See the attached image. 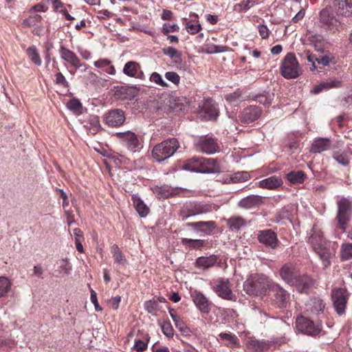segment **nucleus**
<instances>
[{
	"label": "nucleus",
	"instance_id": "13d9d810",
	"mask_svg": "<svg viewBox=\"0 0 352 352\" xmlns=\"http://www.w3.org/2000/svg\"><path fill=\"white\" fill-rule=\"evenodd\" d=\"M258 0H243L240 3H238L235 7H240L243 10H248L253 7Z\"/></svg>",
	"mask_w": 352,
	"mask_h": 352
},
{
	"label": "nucleus",
	"instance_id": "4468645a",
	"mask_svg": "<svg viewBox=\"0 0 352 352\" xmlns=\"http://www.w3.org/2000/svg\"><path fill=\"white\" fill-rule=\"evenodd\" d=\"M106 124L110 126L122 125L125 120V115L121 109H114L108 112L105 116Z\"/></svg>",
	"mask_w": 352,
	"mask_h": 352
},
{
	"label": "nucleus",
	"instance_id": "58836bf2",
	"mask_svg": "<svg viewBox=\"0 0 352 352\" xmlns=\"http://www.w3.org/2000/svg\"><path fill=\"white\" fill-rule=\"evenodd\" d=\"M305 175L303 171H292L287 175V179L292 184H300L303 182Z\"/></svg>",
	"mask_w": 352,
	"mask_h": 352
},
{
	"label": "nucleus",
	"instance_id": "393cba45",
	"mask_svg": "<svg viewBox=\"0 0 352 352\" xmlns=\"http://www.w3.org/2000/svg\"><path fill=\"white\" fill-rule=\"evenodd\" d=\"M312 284V279L307 276H298L294 283L297 290L300 293H307Z\"/></svg>",
	"mask_w": 352,
	"mask_h": 352
},
{
	"label": "nucleus",
	"instance_id": "603ef678",
	"mask_svg": "<svg viewBox=\"0 0 352 352\" xmlns=\"http://www.w3.org/2000/svg\"><path fill=\"white\" fill-rule=\"evenodd\" d=\"M144 307L146 310L152 314H155V312L159 309L158 302L155 300L146 301L144 304Z\"/></svg>",
	"mask_w": 352,
	"mask_h": 352
},
{
	"label": "nucleus",
	"instance_id": "4be33fe9",
	"mask_svg": "<svg viewBox=\"0 0 352 352\" xmlns=\"http://www.w3.org/2000/svg\"><path fill=\"white\" fill-rule=\"evenodd\" d=\"M320 21L324 25L325 29L332 30L338 25V21L329 12L324 9L320 13Z\"/></svg>",
	"mask_w": 352,
	"mask_h": 352
},
{
	"label": "nucleus",
	"instance_id": "774afa93",
	"mask_svg": "<svg viewBox=\"0 0 352 352\" xmlns=\"http://www.w3.org/2000/svg\"><path fill=\"white\" fill-rule=\"evenodd\" d=\"M226 47L218 46L216 45H208L207 51L208 53H219L226 51Z\"/></svg>",
	"mask_w": 352,
	"mask_h": 352
},
{
	"label": "nucleus",
	"instance_id": "8fccbe9b",
	"mask_svg": "<svg viewBox=\"0 0 352 352\" xmlns=\"http://www.w3.org/2000/svg\"><path fill=\"white\" fill-rule=\"evenodd\" d=\"M273 97L274 94L271 95L268 93H266L256 96L254 100L265 105H270L272 102Z\"/></svg>",
	"mask_w": 352,
	"mask_h": 352
},
{
	"label": "nucleus",
	"instance_id": "72a5a7b5",
	"mask_svg": "<svg viewBox=\"0 0 352 352\" xmlns=\"http://www.w3.org/2000/svg\"><path fill=\"white\" fill-rule=\"evenodd\" d=\"M308 306L310 311L316 315L322 313L324 308V304L323 301L318 298H314L311 299Z\"/></svg>",
	"mask_w": 352,
	"mask_h": 352
},
{
	"label": "nucleus",
	"instance_id": "423d86ee",
	"mask_svg": "<svg viewBox=\"0 0 352 352\" xmlns=\"http://www.w3.org/2000/svg\"><path fill=\"white\" fill-rule=\"evenodd\" d=\"M212 211V206L207 204L195 203L184 206L180 210L179 216L183 220L199 214H204Z\"/></svg>",
	"mask_w": 352,
	"mask_h": 352
},
{
	"label": "nucleus",
	"instance_id": "bb28decb",
	"mask_svg": "<svg viewBox=\"0 0 352 352\" xmlns=\"http://www.w3.org/2000/svg\"><path fill=\"white\" fill-rule=\"evenodd\" d=\"M258 184L261 188L274 189L281 186L283 184V181L280 178L278 177L272 176L267 179L260 181Z\"/></svg>",
	"mask_w": 352,
	"mask_h": 352
},
{
	"label": "nucleus",
	"instance_id": "a878e982",
	"mask_svg": "<svg viewBox=\"0 0 352 352\" xmlns=\"http://www.w3.org/2000/svg\"><path fill=\"white\" fill-rule=\"evenodd\" d=\"M272 344L270 341H261L258 340H250L248 342V348L254 352H263L268 349Z\"/></svg>",
	"mask_w": 352,
	"mask_h": 352
},
{
	"label": "nucleus",
	"instance_id": "ddd939ff",
	"mask_svg": "<svg viewBox=\"0 0 352 352\" xmlns=\"http://www.w3.org/2000/svg\"><path fill=\"white\" fill-rule=\"evenodd\" d=\"M258 240L266 247L272 249H275L277 247L278 242L276 234L272 230L261 231L258 234Z\"/></svg>",
	"mask_w": 352,
	"mask_h": 352
},
{
	"label": "nucleus",
	"instance_id": "4d7b16f0",
	"mask_svg": "<svg viewBox=\"0 0 352 352\" xmlns=\"http://www.w3.org/2000/svg\"><path fill=\"white\" fill-rule=\"evenodd\" d=\"M322 86H324L325 89L337 88L342 86V82L336 78L329 79L322 82Z\"/></svg>",
	"mask_w": 352,
	"mask_h": 352
},
{
	"label": "nucleus",
	"instance_id": "f8f14e48",
	"mask_svg": "<svg viewBox=\"0 0 352 352\" xmlns=\"http://www.w3.org/2000/svg\"><path fill=\"white\" fill-rule=\"evenodd\" d=\"M270 289L273 292L274 300L280 307H285L289 302V295L286 290L276 283L271 284Z\"/></svg>",
	"mask_w": 352,
	"mask_h": 352
},
{
	"label": "nucleus",
	"instance_id": "680f3d73",
	"mask_svg": "<svg viewBox=\"0 0 352 352\" xmlns=\"http://www.w3.org/2000/svg\"><path fill=\"white\" fill-rule=\"evenodd\" d=\"M165 77L168 80L175 85H178L179 82L180 77L176 72H168L165 74Z\"/></svg>",
	"mask_w": 352,
	"mask_h": 352
},
{
	"label": "nucleus",
	"instance_id": "7c9ffc66",
	"mask_svg": "<svg viewBox=\"0 0 352 352\" xmlns=\"http://www.w3.org/2000/svg\"><path fill=\"white\" fill-rule=\"evenodd\" d=\"M133 205L141 217H145L149 212V208L138 197H133Z\"/></svg>",
	"mask_w": 352,
	"mask_h": 352
},
{
	"label": "nucleus",
	"instance_id": "2f4dec72",
	"mask_svg": "<svg viewBox=\"0 0 352 352\" xmlns=\"http://www.w3.org/2000/svg\"><path fill=\"white\" fill-rule=\"evenodd\" d=\"M311 45H312L315 50L320 52H324V46L325 41L323 37L320 34H312L308 38Z\"/></svg>",
	"mask_w": 352,
	"mask_h": 352
},
{
	"label": "nucleus",
	"instance_id": "b1692460",
	"mask_svg": "<svg viewBox=\"0 0 352 352\" xmlns=\"http://www.w3.org/2000/svg\"><path fill=\"white\" fill-rule=\"evenodd\" d=\"M201 160L202 157H194L191 159H189L186 160L184 164L182 166L183 169L192 172L202 173Z\"/></svg>",
	"mask_w": 352,
	"mask_h": 352
},
{
	"label": "nucleus",
	"instance_id": "c03bdc74",
	"mask_svg": "<svg viewBox=\"0 0 352 352\" xmlns=\"http://www.w3.org/2000/svg\"><path fill=\"white\" fill-rule=\"evenodd\" d=\"M335 57L331 54L328 53L318 56V64L322 65L323 66H329L330 64H335Z\"/></svg>",
	"mask_w": 352,
	"mask_h": 352
},
{
	"label": "nucleus",
	"instance_id": "49530a36",
	"mask_svg": "<svg viewBox=\"0 0 352 352\" xmlns=\"http://www.w3.org/2000/svg\"><path fill=\"white\" fill-rule=\"evenodd\" d=\"M333 158L342 166H347L350 162V156L348 153L345 152L335 153L333 155Z\"/></svg>",
	"mask_w": 352,
	"mask_h": 352
},
{
	"label": "nucleus",
	"instance_id": "c9c22d12",
	"mask_svg": "<svg viewBox=\"0 0 352 352\" xmlns=\"http://www.w3.org/2000/svg\"><path fill=\"white\" fill-rule=\"evenodd\" d=\"M26 54L28 56L29 58L31 60V61L34 63L36 65H41V58L40 57L38 50L34 45L29 47L26 50Z\"/></svg>",
	"mask_w": 352,
	"mask_h": 352
},
{
	"label": "nucleus",
	"instance_id": "39448f33",
	"mask_svg": "<svg viewBox=\"0 0 352 352\" xmlns=\"http://www.w3.org/2000/svg\"><path fill=\"white\" fill-rule=\"evenodd\" d=\"M281 74L285 78H296L301 74V69L299 64L294 54H287L283 60L281 67Z\"/></svg>",
	"mask_w": 352,
	"mask_h": 352
},
{
	"label": "nucleus",
	"instance_id": "09e8293b",
	"mask_svg": "<svg viewBox=\"0 0 352 352\" xmlns=\"http://www.w3.org/2000/svg\"><path fill=\"white\" fill-rule=\"evenodd\" d=\"M67 107L75 113H79L81 111L82 106L78 99L73 98L67 102Z\"/></svg>",
	"mask_w": 352,
	"mask_h": 352
},
{
	"label": "nucleus",
	"instance_id": "864d4df0",
	"mask_svg": "<svg viewBox=\"0 0 352 352\" xmlns=\"http://www.w3.org/2000/svg\"><path fill=\"white\" fill-rule=\"evenodd\" d=\"M173 322H175L176 328H177L180 332H182L183 334H188L190 329L186 325L184 322L180 318V317H179L177 320H175V317H173Z\"/></svg>",
	"mask_w": 352,
	"mask_h": 352
},
{
	"label": "nucleus",
	"instance_id": "69168bd1",
	"mask_svg": "<svg viewBox=\"0 0 352 352\" xmlns=\"http://www.w3.org/2000/svg\"><path fill=\"white\" fill-rule=\"evenodd\" d=\"M179 30V27L177 24L170 25L168 23H164L162 27V32L167 35L169 32H177Z\"/></svg>",
	"mask_w": 352,
	"mask_h": 352
},
{
	"label": "nucleus",
	"instance_id": "f3484780",
	"mask_svg": "<svg viewBox=\"0 0 352 352\" xmlns=\"http://www.w3.org/2000/svg\"><path fill=\"white\" fill-rule=\"evenodd\" d=\"M215 292L219 297L223 299H232L233 294L230 289V282L228 279H219L216 285Z\"/></svg>",
	"mask_w": 352,
	"mask_h": 352
},
{
	"label": "nucleus",
	"instance_id": "a19ab883",
	"mask_svg": "<svg viewBox=\"0 0 352 352\" xmlns=\"http://www.w3.org/2000/svg\"><path fill=\"white\" fill-rule=\"evenodd\" d=\"M11 281L5 276H0V298L5 296L11 289Z\"/></svg>",
	"mask_w": 352,
	"mask_h": 352
},
{
	"label": "nucleus",
	"instance_id": "1a4fd4ad",
	"mask_svg": "<svg viewBox=\"0 0 352 352\" xmlns=\"http://www.w3.org/2000/svg\"><path fill=\"white\" fill-rule=\"evenodd\" d=\"M346 292L342 288L334 289L332 292V300L334 308L339 315L344 313L347 298Z\"/></svg>",
	"mask_w": 352,
	"mask_h": 352
},
{
	"label": "nucleus",
	"instance_id": "bf43d9fd",
	"mask_svg": "<svg viewBox=\"0 0 352 352\" xmlns=\"http://www.w3.org/2000/svg\"><path fill=\"white\" fill-rule=\"evenodd\" d=\"M60 272L65 274H69L72 270V267L67 259H63L60 261Z\"/></svg>",
	"mask_w": 352,
	"mask_h": 352
},
{
	"label": "nucleus",
	"instance_id": "052dcab7",
	"mask_svg": "<svg viewBox=\"0 0 352 352\" xmlns=\"http://www.w3.org/2000/svg\"><path fill=\"white\" fill-rule=\"evenodd\" d=\"M306 57L307 60L311 63V67H310L311 71H314L316 69L317 67L316 63H318V57L314 54H311L309 52H306Z\"/></svg>",
	"mask_w": 352,
	"mask_h": 352
},
{
	"label": "nucleus",
	"instance_id": "ea45409f",
	"mask_svg": "<svg viewBox=\"0 0 352 352\" xmlns=\"http://www.w3.org/2000/svg\"><path fill=\"white\" fill-rule=\"evenodd\" d=\"M219 337L221 340L226 341L228 346L233 347L238 344V338L231 333H221Z\"/></svg>",
	"mask_w": 352,
	"mask_h": 352
},
{
	"label": "nucleus",
	"instance_id": "473e14b6",
	"mask_svg": "<svg viewBox=\"0 0 352 352\" xmlns=\"http://www.w3.org/2000/svg\"><path fill=\"white\" fill-rule=\"evenodd\" d=\"M226 221L227 226L232 230H239L241 227L245 226V221L244 219L241 217H232L229 219H224Z\"/></svg>",
	"mask_w": 352,
	"mask_h": 352
},
{
	"label": "nucleus",
	"instance_id": "0e129e2a",
	"mask_svg": "<svg viewBox=\"0 0 352 352\" xmlns=\"http://www.w3.org/2000/svg\"><path fill=\"white\" fill-rule=\"evenodd\" d=\"M55 82H56V84L60 85L63 86L64 87H69L68 82L67 81L65 77L60 72H58L55 75Z\"/></svg>",
	"mask_w": 352,
	"mask_h": 352
},
{
	"label": "nucleus",
	"instance_id": "412c9836",
	"mask_svg": "<svg viewBox=\"0 0 352 352\" xmlns=\"http://www.w3.org/2000/svg\"><path fill=\"white\" fill-rule=\"evenodd\" d=\"M263 204V197L259 195H252L241 199L239 206L244 209H251L259 206Z\"/></svg>",
	"mask_w": 352,
	"mask_h": 352
},
{
	"label": "nucleus",
	"instance_id": "338daca9",
	"mask_svg": "<svg viewBox=\"0 0 352 352\" xmlns=\"http://www.w3.org/2000/svg\"><path fill=\"white\" fill-rule=\"evenodd\" d=\"M147 348V342L142 341L141 340H135L133 345V349L138 352H142Z\"/></svg>",
	"mask_w": 352,
	"mask_h": 352
},
{
	"label": "nucleus",
	"instance_id": "4c0bfd02",
	"mask_svg": "<svg viewBox=\"0 0 352 352\" xmlns=\"http://www.w3.org/2000/svg\"><path fill=\"white\" fill-rule=\"evenodd\" d=\"M340 258L342 261H347L352 258V243H344L340 247Z\"/></svg>",
	"mask_w": 352,
	"mask_h": 352
},
{
	"label": "nucleus",
	"instance_id": "9b49d317",
	"mask_svg": "<svg viewBox=\"0 0 352 352\" xmlns=\"http://www.w3.org/2000/svg\"><path fill=\"white\" fill-rule=\"evenodd\" d=\"M280 276L287 283L294 285L298 278L295 265L292 263H285L280 270Z\"/></svg>",
	"mask_w": 352,
	"mask_h": 352
},
{
	"label": "nucleus",
	"instance_id": "6e6552de",
	"mask_svg": "<svg viewBox=\"0 0 352 352\" xmlns=\"http://www.w3.org/2000/svg\"><path fill=\"white\" fill-rule=\"evenodd\" d=\"M195 146L197 151L210 155L216 153L218 149L216 141L207 136L201 137L195 143Z\"/></svg>",
	"mask_w": 352,
	"mask_h": 352
},
{
	"label": "nucleus",
	"instance_id": "6ab92c4d",
	"mask_svg": "<svg viewBox=\"0 0 352 352\" xmlns=\"http://www.w3.org/2000/svg\"><path fill=\"white\" fill-rule=\"evenodd\" d=\"M191 296L194 303L202 313L208 314L210 312V302L203 294L195 292Z\"/></svg>",
	"mask_w": 352,
	"mask_h": 352
},
{
	"label": "nucleus",
	"instance_id": "20e7f679",
	"mask_svg": "<svg viewBox=\"0 0 352 352\" xmlns=\"http://www.w3.org/2000/svg\"><path fill=\"white\" fill-rule=\"evenodd\" d=\"M337 205L338 212L336 219L340 228L344 232L352 213V201L347 198L342 197L338 201Z\"/></svg>",
	"mask_w": 352,
	"mask_h": 352
},
{
	"label": "nucleus",
	"instance_id": "2eb2a0df",
	"mask_svg": "<svg viewBox=\"0 0 352 352\" xmlns=\"http://www.w3.org/2000/svg\"><path fill=\"white\" fill-rule=\"evenodd\" d=\"M200 116L206 120H215L219 116V111L212 100H206L199 112Z\"/></svg>",
	"mask_w": 352,
	"mask_h": 352
},
{
	"label": "nucleus",
	"instance_id": "37998d69",
	"mask_svg": "<svg viewBox=\"0 0 352 352\" xmlns=\"http://www.w3.org/2000/svg\"><path fill=\"white\" fill-rule=\"evenodd\" d=\"M182 243L183 245H188L190 248L193 249H199L202 248L205 242L201 239H182Z\"/></svg>",
	"mask_w": 352,
	"mask_h": 352
},
{
	"label": "nucleus",
	"instance_id": "a211bd4d",
	"mask_svg": "<svg viewBox=\"0 0 352 352\" xmlns=\"http://www.w3.org/2000/svg\"><path fill=\"white\" fill-rule=\"evenodd\" d=\"M331 148V142L330 139L320 138L313 141L310 148V152L313 154H318L329 151Z\"/></svg>",
	"mask_w": 352,
	"mask_h": 352
},
{
	"label": "nucleus",
	"instance_id": "f257e3e1",
	"mask_svg": "<svg viewBox=\"0 0 352 352\" xmlns=\"http://www.w3.org/2000/svg\"><path fill=\"white\" fill-rule=\"evenodd\" d=\"M309 241L312 245L314 251L318 255L322 261L324 267L326 268L330 265V258L331 254L327 248V241L323 239L322 234L320 230L314 227Z\"/></svg>",
	"mask_w": 352,
	"mask_h": 352
},
{
	"label": "nucleus",
	"instance_id": "6e6d98bb",
	"mask_svg": "<svg viewBox=\"0 0 352 352\" xmlns=\"http://www.w3.org/2000/svg\"><path fill=\"white\" fill-rule=\"evenodd\" d=\"M201 223H211L210 226H202L201 227L200 232L205 234H210L217 227L216 223L213 221H201Z\"/></svg>",
	"mask_w": 352,
	"mask_h": 352
},
{
	"label": "nucleus",
	"instance_id": "7ed1b4c3",
	"mask_svg": "<svg viewBox=\"0 0 352 352\" xmlns=\"http://www.w3.org/2000/svg\"><path fill=\"white\" fill-rule=\"evenodd\" d=\"M271 285L267 278L263 276H255L248 279L243 284L245 292L252 296H263Z\"/></svg>",
	"mask_w": 352,
	"mask_h": 352
},
{
	"label": "nucleus",
	"instance_id": "e2e57ef3",
	"mask_svg": "<svg viewBox=\"0 0 352 352\" xmlns=\"http://www.w3.org/2000/svg\"><path fill=\"white\" fill-rule=\"evenodd\" d=\"M121 301V297L120 296H116L115 297L111 298L107 301L108 306L116 310L119 307L120 302Z\"/></svg>",
	"mask_w": 352,
	"mask_h": 352
},
{
	"label": "nucleus",
	"instance_id": "9d476101",
	"mask_svg": "<svg viewBox=\"0 0 352 352\" xmlns=\"http://www.w3.org/2000/svg\"><path fill=\"white\" fill-rule=\"evenodd\" d=\"M59 53L63 60L68 62L72 66L76 69H78L81 67H84V70L86 71L88 69V66L85 63H81L80 59L76 55V54L70 50L66 48L63 45H61L59 49Z\"/></svg>",
	"mask_w": 352,
	"mask_h": 352
},
{
	"label": "nucleus",
	"instance_id": "5fc2aeb1",
	"mask_svg": "<svg viewBox=\"0 0 352 352\" xmlns=\"http://www.w3.org/2000/svg\"><path fill=\"white\" fill-rule=\"evenodd\" d=\"M151 81L154 82L157 85L161 86L162 87H167L168 84L162 79V76L157 73L153 72L150 77Z\"/></svg>",
	"mask_w": 352,
	"mask_h": 352
},
{
	"label": "nucleus",
	"instance_id": "c85d7f7f",
	"mask_svg": "<svg viewBox=\"0 0 352 352\" xmlns=\"http://www.w3.org/2000/svg\"><path fill=\"white\" fill-rule=\"evenodd\" d=\"M140 65L135 61H128L125 63L123 67V73L129 77L134 78L138 76V73L140 71Z\"/></svg>",
	"mask_w": 352,
	"mask_h": 352
},
{
	"label": "nucleus",
	"instance_id": "0eeeda50",
	"mask_svg": "<svg viewBox=\"0 0 352 352\" xmlns=\"http://www.w3.org/2000/svg\"><path fill=\"white\" fill-rule=\"evenodd\" d=\"M296 329L304 334L314 336L318 335L321 331L320 324H316L313 321L302 316H299L296 320Z\"/></svg>",
	"mask_w": 352,
	"mask_h": 352
},
{
	"label": "nucleus",
	"instance_id": "aec40b11",
	"mask_svg": "<svg viewBox=\"0 0 352 352\" xmlns=\"http://www.w3.org/2000/svg\"><path fill=\"white\" fill-rule=\"evenodd\" d=\"M261 114V110L256 106H250L245 109L242 113L241 120L244 123H250L256 120Z\"/></svg>",
	"mask_w": 352,
	"mask_h": 352
},
{
	"label": "nucleus",
	"instance_id": "e433bc0d",
	"mask_svg": "<svg viewBox=\"0 0 352 352\" xmlns=\"http://www.w3.org/2000/svg\"><path fill=\"white\" fill-rule=\"evenodd\" d=\"M250 178V174L248 172L242 171L234 173L231 175L229 178L226 179V182L227 183H238L245 182L248 180Z\"/></svg>",
	"mask_w": 352,
	"mask_h": 352
},
{
	"label": "nucleus",
	"instance_id": "de8ad7c7",
	"mask_svg": "<svg viewBox=\"0 0 352 352\" xmlns=\"http://www.w3.org/2000/svg\"><path fill=\"white\" fill-rule=\"evenodd\" d=\"M186 29L189 34L197 33L201 29V24L198 21H190L186 23Z\"/></svg>",
	"mask_w": 352,
	"mask_h": 352
},
{
	"label": "nucleus",
	"instance_id": "3c124183",
	"mask_svg": "<svg viewBox=\"0 0 352 352\" xmlns=\"http://www.w3.org/2000/svg\"><path fill=\"white\" fill-rule=\"evenodd\" d=\"M225 98L230 104H232L234 106L237 105L239 103V102H241L242 100L241 99V94L238 91H235L232 94H227L225 96Z\"/></svg>",
	"mask_w": 352,
	"mask_h": 352
},
{
	"label": "nucleus",
	"instance_id": "cd10ccee",
	"mask_svg": "<svg viewBox=\"0 0 352 352\" xmlns=\"http://www.w3.org/2000/svg\"><path fill=\"white\" fill-rule=\"evenodd\" d=\"M217 258L212 254L209 256H200L196 260V266L199 268L208 269L214 265Z\"/></svg>",
	"mask_w": 352,
	"mask_h": 352
},
{
	"label": "nucleus",
	"instance_id": "5701e85b",
	"mask_svg": "<svg viewBox=\"0 0 352 352\" xmlns=\"http://www.w3.org/2000/svg\"><path fill=\"white\" fill-rule=\"evenodd\" d=\"M201 162V168L203 173H215L219 172L220 168L216 160L213 158L202 157Z\"/></svg>",
	"mask_w": 352,
	"mask_h": 352
},
{
	"label": "nucleus",
	"instance_id": "f03ea898",
	"mask_svg": "<svg viewBox=\"0 0 352 352\" xmlns=\"http://www.w3.org/2000/svg\"><path fill=\"white\" fill-rule=\"evenodd\" d=\"M179 148L176 138H170L155 146L152 151L153 157L159 162L170 157Z\"/></svg>",
	"mask_w": 352,
	"mask_h": 352
},
{
	"label": "nucleus",
	"instance_id": "dca6fc26",
	"mask_svg": "<svg viewBox=\"0 0 352 352\" xmlns=\"http://www.w3.org/2000/svg\"><path fill=\"white\" fill-rule=\"evenodd\" d=\"M116 136L124 142L129 150L135 151V149L139 146V141L136 135L131 131L117 133Z\"/></svg>",
	"mask_w": 352,
	"mask_h": 352
},
{
	"label": "nucleus",
	"instance_id": "79ce46f5",
	"mask_svg": "<svg viewBox=\"0 0 352 352\" xmlns=\"http://www.w3.org/2000/svg\"><path fill=\"white\" fill-rule=\"evenodd\" d=\"M335 2L338 5V10L341 14L349 16L352 13V9L348 6L349 2L344 0H335Z\"/></svg>",
	"mask_w": 352,
	"mask_h": 352
},
{
	"label": "nucleus",
	"instance_id": "f704fd0d",
	"mask_svg": "<svg viewBox=\"0 0 352 352\" xmlns=\"http://www.w3.org/2000/svg\"><path fill=\"white\" fill-rule=\"evenodd\" d=\"M111 252L113 254L115 263L121 265H125L126 264L125 256L123 254L118 245L114 244L111 247Z\"/></svg>",
	"mask_w": 352,
	"mask_h": 352
},
{
	"label": "nucleus",
	"instance_id": "a18cd8bd",
	"mask_svg": "<svg viewBox=\"0 0 352 352\" xmlns=\"http://www.w3.org/2000/svg\"><path fill=\"white\" fill-rule=\"evenodd\" d=\"M163 333L168 338H172L174 335V329L170 322H159Z\"/></svg>",
	"mask_w": 352,
	"mask_h": 352
},
{
	"label": "nucleus",
	"instance_id": "c756f323",
	"mask_svg": "<svg viewBox=\"0 0 352 352\" xmlns=\"http://www.w3.org/2000/svg\"><path fill=\"white\" fill-rule=\"evenodd\" d=\"M164 55L169 56L175 64H181L182 62V54L175 47H168L162 49Z\"/></svg>",
	"mask_w": 352,
	"mask_h": 352
}]
</instances>
